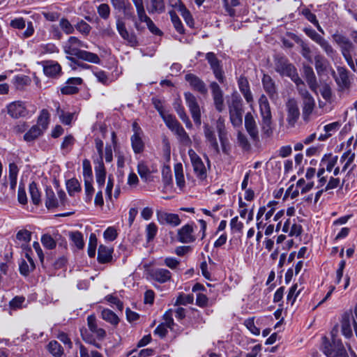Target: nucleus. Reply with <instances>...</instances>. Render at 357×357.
<instances>
[{"instance_id": "obj_28", "label": "nucleus", "mask_w": 357, "mask_h": 357, "mask_svg": "<svg viewBox=\"0 0 357 357\" xmlns=\"http://www.w3.org/2000/svg\"><path fill=\"white\" fill-rule=\"evenodd\" d=\"M340 128V124L338 122H333L329 123L324 127V134H321L318 139L320 141H324L334 135Z\"/></svg>"}, {"instance_id": "obj_4", "label": "nucleus", "mask_w": 357, "mask_h": 357, "mask_svg": "<svg viewBox=\"0 0 357 357\" xmlns=\"http://www.w3.org/2000/svg\"><path fill=\"white\" fill-rule=\"evenodd\" d=\"M116 30L121 37L125 40L130 46L136 47L139 45L136 34L132 31H128L125 22L120 17L116 20Z\"/></svg>"}, {"instance_id": "obj_29", "label": "nucleus", "mask_w": 357, "mask_h": 357, "mask_svg": "<svg viewBox=\"0 0 357 357\" xmlns=\"http://www.w3.org/2000/svg\"><path fill=\"white\" fill-rule=\"evenodd\" d=\"M45 206L47 209L54 208L59 206V202L51 187H47L45 189Z\"/></svg>"}, {"instance_id": "obj_37", "label": "nucleus", "mask_w": 357, "mask_h": 357, "mask_svg": "<svg viewBox=\"0 0 357 357\" xmlns=\"http://www.w3.org/2000/svg\"><path fill=\"white\" fill-rule=\"evenodd\" d=\"M29 190L33 204L38 206L41 203L40 193L35 181L29 184Z\"/></svg>"}, {"instance_id": "obj_61", "label": "nucleus", "mask_w": 357, "mask_h": 357, "mask_svg": "<svg viewBox=\"0 0 357 357\" xmlns=\"http://www.w3.org/2000/svg\"><path fill=\"white\" fill-rule=\"evenodd\" d=\"M97 246V238L94 234H91L89 237L88 245V255L90 257H94Z\"/></svg>"}, {"instance_id": "obj_18", "label": "nucleus", "mask_w": 357, "mask_h": 357, "mask_svg": "<svg viewBox=\"0 0 357 357\" xmlns=\"http://www.w3.org/2000/svg\"><path fill=\"white\" fill-rule=\"evenodd\" d=\"M204 133L206 142L209 143L210 147L213 150V152L215 154H218L220 153V149L213 128L210 126L208 124H205L204 126Z\"/></svg>"}, {"instance_id": "obj_33", "label": "nucleus", "mask_w": 357, "mask_h": 357, "mask_svg": "<svg viewBox=\"0 0 357 357\" xmlns=\"http://www.w3.org/2000/svg\"><path fill=\"white\" fill-rule=\"evenodd\" d=\"M132 148L135 153H140L144 149V143L141 137V135H132L130 138Z\"/></svg>"}, {"instance_id": "obj_58", "label": "nucleus", "mask_w": 357, "mask_h": 357, "mask_svg": "<svg viewBox=\"0 0 357 357\" xmlns=\"http://www.w3.org/2000/svg\"><path fill=\"white\" fill-rule=\"evenodd\" d=\"M41 242L44 247L49 250L54 249L56 247V240L48 234H43L41 237Z\"/></svg>"}, {"instance_id": "obj_62", "label": "nucleus", "mask_w": 357, "mask_h": 357, "mask_svg": "<svg viewBox=\"0 0 357 357\" xmlns=\"http://www.w3.org/2000/svg\"><path fill=\"white\" fill-rule=\"evenodd\" d=\"M339 75L336 77V81L342 87H346L349 83V77L345 70L340 68L338 70Z\"/></svg>"}, {"instance_id": "obj_35", "label": "nucleus", "mask_w": 357, "mask_h": 357, "mask_svg": "<svg viewBox=\"0 0 357 357\" xmlns=\"http://www.w3.org/2000/svg\"><path fill=\"white\" fill-rule=\"evenodd\" d=\"M262 82L266 91L269 94L271 98H275L276 96L275 86L271 77L264 75Z\"/></svg>"}, {"instance_id": "obj_64", "label": "nucleus", "mask_w": 357, "mask_h": 357, "mask_svg": "<svg viewBox=\"0 0 357 357\" xmlns=\"http://www.w3.org/2000/svg\"><path fill=\"white\" fill-rule=\"evenodd\" d=\"M80 357H102V354L97 351H91L89 353L88 349L82 344L79 346Z\"/></svg>"}, {"instance_id": "obj_20", "label": "nucleus", "mask_w": 357, "mask_h": 357, "mask_svg": "<svg viewBox=\"0 0 357 357\" xmlns=\"http://www.w3.org/2000/svg\"><path fill=\"white\" fill-rule=\"evenodd\" d=\"M82 79L80 77H71L69 78L66 82V86L61 89L62 94L65 95H73L77 93L79 89L77 86L82 83Z\"/></svg>"}, {"instance_id": "obj_17", "label": "nucleus", "mask_w": 357, "mask_h": 357, "mask_svg": "<svg viewBox=\"0 0 357 357\" xmlns=\"http://www.w3.org/2000/svg\"><path fill=\"white\" fill-rule=\"evenodd\" d=\"M8 114L15 119L25 116L27 114V110L24 103L21 101H15L7 106Z\"/></svg>"}, {"instance_id": "obj_6", "label": "nucleus", "mask_w": 357, "mask_h": 357, "mask_svg": "<svg viewBox=\"0 0 357 357\" xmlns=\"http://www.w3.org/2000/svg\"><path fill=\"white\" fill-rule=\"evenodd\" d=\"M185 99L195 123L199 126L201 124V112L197 98L192 93L187 92L185 93Z\"/></svg>"}, {"instance_id": "obj_31", "label": "nucleus", "mask_w": 357, "mask_h": 357, "mask_svg": "<svg viewBox=\"0 0 357 357\" xmlns=\"http://www.w3.org/2000/svg\"><path fill=\"white\" fill-rule=\"evenodd\" d=\"M96 182L100 188H102L105 182L106 170L103 162H98V165L95 167Z\"/></svg>"}, {"instance_id": "obj_43", "label": "nucleus", "mask_w": 357, "mask_h": 357, "mask_svg": "<svg viewBox=\"0 0 357 357\" xmlns=\"http://www.w3.org/2000/svg\"><path fill=\"white\" fill-rule=\"evenodd\" d=\"M50 123V114L47 109H43L38 117L37 124L38 127H41V130L44 132L47 128Z\"/></svg>"}, {"instance_id": "obj_52", "label": "nucleus", "mask_w": 357, "mask_h": 357, "mask_svg": "<svg viewBox=\"0 0 357 357\" xmlns=\"http://www.w3.org/2000/svg\"><path fill=\"white\" fill-rule=\"evenodd\" d=\"M304 73L307 79V82H308V84L310 85V87L314 91L317 90V86H316V82H315V77L314 72L310 67H304Z\"/></svg>"}, {"instance_id": "obj_51", "label": "nucleus", "mask_w": 357, "mask_h": 357, "mask_svg": "<svg viewBox=\"0 0 357 357\" xmlns=\"http://www.w3.org/2000/svg\"><path fill=\"white\" fill-rule=\"evenodd\" d=\"M289 36L291 37V38H292L293 40H294L296 43H300L301 44V54L302 55L306 58L307 59H308L309 61H311V56H310V54H311V50L310 49L307 47V45L306 44H305L298 36H296V35L293 34V33H291L289 35Z\"/></svg>"}, {"instance_id": "obj_27", "label": "nucleus", "mask_w": 357, "mask_h": 357, "mask_svg": "<svg viewBox=\"0 0 357 357\" xmlns=\"http://www.w3.org/2000/svg\"><path fill=\"white\" fill-rule=\"evenodd\" d=\"M87 322L90 331L95 333L98 338L103 339L105 337V331L103 328L98 327L96 317L94 315H89L87 317Z\"/></svg>"}, {"instance_id": "obj_50", "label": "nucleus", "mask_w": 357, "mask_h": 357, "mask_svg": "<svg viewBox=\"0 0 357 357\" xmlns=\"http://www.w3.org/2000/svg\"><path fill=\"white\" fill-rule=\"evenodd\" d=\"M119 11H121L123 13L125 19L131 20L132 21L136 18L134 8L129 1L126 2V4L122 6Z\"/></svg>"}, {"instance_id": "obj_59", "label": "nucleus", "mask_w": 357, "mask_h": 357, "mask_svg": "<svg viewBox=\"0 0 357 357\" xmlns=\"http://www.w3.org/2000/svg\"><path fill=\"white\" fill-rule=\"evenodd\" d=\"M151 9L150 13H161L165 11L164 0H151Z\"/></svg>"}, {"instance_id": "obj_42", "label": "nucleus", "mask_w": 357, "mask_h": 357, "mask_svg": "<svg viewBox=\"0 0 357 357\" xmlns=\"http://www.w3.org/2000/svg\"><path fill=\"white\" fill-rule=\"evenodd\" d=\"M78 59L96 64L100 63V59L96 54L85 50H80Z\"/></svg>"}, {"instance_id": "obj_22", "label": "nucleus", "mask_w": 357, "mask_h": 357, "mask_svg": "<svg viewBox=\"0 0 357 357\" xmlns=\"http://www.w3.org/2000/svg\"><path fill=\"white\" fill-rule=\"evenodd\" d=\"M113 248L100 245L98 250V261L100 264L109 263L112 260Z\"/></svg>"}, {"instance_id": "obj_63", "label": "nucleus", "mask_w": 357, "mask_h": 357, "mask_svg": "<svg viewBox=\"0 0 357 357\" xmlns=\"http://www.w3.org/2000/svg\"><path fill=\"white\" fill-rule=\"evenodd\" d=\"M59 26L63 32L66 34H71L74 32L75 28L66 18L61 19Z\"/></svg>"}, {"instance_id": "obj_39", "label": "nucleus", "mask_w": 357, "mask_h": 357, "mask_svg": "<svg viewBox=\"0 0 357 357\" xmlns=\"http://www.w3.org/2000/svg\"><path fill=\"white\" fill-rule=\"evenodd\" d=\"M162 119L164 120L166 126L172 131L174 132L176 129H178L181 125L180 123L176 119L175 116L169 114H164L163 116H161Z\"/></svg>"}, {"instance_id": "obj_10", "label": "nucleus", "mask_w": 357, "mask_h": 357, "mask_svg": "<svg viewBox=\"0 0 357 357\" xmlns=\"http://www.w3.org/2000/svg\"><path fill=\"white\" fill-rule=\"evenodd\" d=\"M304 31L312 40L318 43L328 55L331 56L333 54V49L331 45L314 30L305 28Z\"/></svg>"}, {"instance_id": "obj_7", "label": "nucleus", "mask_w": 357, "mask_h": 357, "mask_svg": "<svg viewBox=\"0 0 357 357\" xmlns=\"http://www.w3.org/2000/svg\"><path fill=\"white\" fill-rule=\"evenodd\" d=\"M206 59L210 64L215 77L220 83L223 84L225 81V73L220 65V61L218 59L216 55L213 52H208L206 55Z\"/></svg>"}, {"instance_id": "obj_21", "label": "nucleus", "mask_w": 357, "mask_h": 357, "mask_svg": "<svg viewBox=\"0 0 357 357\" xmlns=\"http://www.w3.org/2000/svg\"><path fill=\"white\" fill-rule=\"evenodd\" d=\"M216 129L218 133L219 139L222 146L223 152H226V144L228 142L227 132L226 130L225 119L220 116L216 121Z\"/></svg>"}, {"instance_id": "obj_34", "label": "nucleus", "mask_w": 357, "mask_h": 357, "mask_svg": "<svg viewBox=\"0 0 357 357\" xmlns=\"http://www.w3.org/2000/svg\"><path fill=\"white\" fill-rule=\"evenodd\" d=\"M282 231L285 233H288L291 236H298L301 234L302 227L300 225L291 224L289 221H287L283 226Z\"/></svg>"}, {"instance_id": "obj_25", "label": "nucleus", "mask_w": 357, "mask_h": 357, "mask_svg": "<svg viewBox=\"0 0 357 357\" xmlns=\"http://www.w3.org/2000/svg\"><path fill=\"white\" fill-rule=\"evenodd\" d=\"M247 132L249 133L253 142L257 143L259 140L258 129L257 123L253 116L250 114H247Z\"/></svg>"}, {"instance_id": "obj_24", "label": "nucleus", "mask_w": 357, "mask_h": 357, "mask_svg": "<svg viewBox=\"0 0 357 357\" xmlns=\"http://www.w3.org/2000/svg\"><path fill=\"white\" fill-rule=\"evenodd\" d=\"M355 153L348 151L342 154L340 158V163L342 165V172L347 171L351 166V170L356 166L354 164Z\"/></svg>"}, {"instance_id": "obj_45", "label": "nucleus", "mask_w": 357, "mask_h": 357, "mask_svg": "<svg viewBox=\"0 0 357 357\" xmlns=\"http://www.w3.org/2000/svg\"><path fill=\"white\" fill-rule=\"evenodd\" d=\"M174 173L177 185L181 188H183L185 186V179L181 163H177L174 165Z\"/></svg>"}, {"instance_id": "obj_48", "label": "nucleus", "mask_w": 357, "mask_h": 357, "mask_svg": "<svg viewBox=\"0 0 357 357\" xmlns=\"http://www.w3.org/2000/svg\"><path fill=\"white\" fill-rule=\"evenodd\" d=\"M277 204H278L277 202L272 201L268 204L267 208H265V207L260 208L258 211V213H257V218H259V217L261 216L265 213V211L266 210H267V211L266 213V219L270 218L272 216V215L273 214V213L275 210V206Z\"/></svg>"}, {"instance_id": "obj_11", "label": "nucleus", "mask_w": 357, "mask_h": 357, "mask_svg": "<svg viewBox=\"0 0 357 357\" xmlns=\"http://www.w3.org/2000/svg\"><path fill=\"white\" fill-rule=\"evenodd\" d=\"M333 344L330 347H325V353L329 357H349L341 340H333Z\"/></svg>"}, {"instance_id": "obj_23", "label": "nucleus", "mask_w": 357, "mask_h": 357, "mask_svg": "<svg viewBox=\"0 0 357 357\" xmlns=\"http://www.w3.org/2000/svg\"><path fill=\"white\" fill-rule=\"evenodd\" d=\"M151 277L153 280L160 283H165L170 280L172 278V273L167 269L156 268L152 271L151 273Z\"/></svg>"}, {"instance_id": "obj_8", "label": "nucleus", "mask_w": 357, "mask_h": 357, "mask_svg": "<svg viewBox=\"0 0 357 357\" xmlns=\"http://www.w3.org/2000/svg\"><path fill=\"white\" fill-rule=\"evenodd\" d=\"M193 169L197 176L203 180L206 177V169L201 158L192 149L188 151Z\"/></svg>"}, {"instance_id": "obj_9", "label": "nucleus", "mask_w": 357, "mask_h": 357, "mask_svg": "<svg viewBox=\"0 0 357 357\" xmlns=\"http://www.w3.org/2000/svg\"><path fill=\"white\" fill-rule=\"evenodd\" d=\"M354 320H356L352 316L351 311L343 313L340 320V326L342 334L346 338H351L353 336L352 326H354Z\"/></svg>"}, {"instance_id": "obj_46", "label": "nucleus", "mask_w": 357, "mask_h": 357, "mask_svg": "<svg viewBox=\"0 0 357 357\" xmlns=\"http://www.w3.org/2000/svg\"><path fill=\"white\" fill-rule=\"evenodd\" d=\"M102 318L113 325H117L119 322L118 316L111 310L105 309L101 313Z\"/></svg>"}, {"instance_id": "obj_19", "label": "nucleus", "mask_w": 357, "mask_h": 357, "mask_svg": "<svg viewBox=\"0 0 357 357\" xmlns=\"http://www.w3.org/2000/svg\"><path fill=\"white\" fill-rule=\"evenodd\" d=\"M157 218L161 224H167L176 227L181 223L179 216L174 213L158 211Z\"/></svg>"}, {"instance_id": "obj_47", "label": "nucleus", "mask_w": 357, "mask_h": 357, "mask_svg": "<svg viewBox=\"0 0 357 357\" xmlns=\"http://www.w3.org/2000/svg\"><path fill=\"white\" fill-rule=\"evenodd\" d=\"M169 13L171 17L172 22L176 31L181 34L184 33V27L176 12L174 10H170Z\"/></svg>"}, {"instance_id": "obj_3", "label": "nucleus", "mask_w": 357, "mask_h": 357, "mask_svg": "<svg viewBox=\"0 0 357 357\" xmlns=\"http://www.w3.org/2000/svg\"><path fill=\"white\" fill-rule=\"evenodd\" d=\"M276 70L282 75H286L289 77L299 86L303 85L302 80L298 77L294 66L288 62L287 59H281L279 60Z\"/></svg>"}, {"instance_id": "obj_32", "label": "nucleus", "mask_w": 357, "mask_h": 357, "mask_svg": "<svg viewBox=\"0 0 357 357\" xmlns=\"http://www.w3.org/2000/svg\"><path fill=\"white\" fill-rule=\"evenodd\" d=\"M61 70V67L58 63L47 61L44 66V73L46 75L54 77L58 75Z\"/></svg>"}, {"instance_id": "obj_5", "label": "nucleus", "mask_w": 357, "mask_h": 357, "mask_svg": "<svg viewBox=\"0 0 357 357\" xmlns=\"http://www.w3.org/2000/svg\"><path fill=\"white\" fill-rule=\"evenodd\" d=\"M334 41L341 47L342 54L347 63H352L351 52L354 49L352 43L346 37L341 34H334L333 36Z\"/></svg>"}, {"instance_id": "obj_30", "label": "nucleus", "mask_w": 357, "mask_h": 357, "mask_svg": "<svg viewBox=\"0 0 357 357\" xmlns=\"http://www.w3.org/2000/svg\"><path fill=\"white\" fill-rule=\"evenodd\" d=\"M174 107L176 112H177L178 116L180 117V119L185 123L186 127L191 128L192 123H191L188 116H187V114L185 112V109L181 105V102L180 100H176L174 102Z\"/></svg>"}, {"instance_id": "obj_2", "label": "nucleus", "mask_w": 357, "mask_h": 357, "mask_svg": "<svg viewBox=\"0 0 357 357\" xmlns=\"http://www.w3.org/2000/svg\"><path fill=\"white\" fill-rule=\"evenodd\" d=\"M261 116V132L264 137H270L273 133V124L271 107L267 98L262 96L259 101Z\"/></svg>"}, {"instance_id": "obj_41", "label": "nucleus", "mask_w": 357, "mask_h": 357, "mask_svg": "<svg viewBox=\"0 0 357 357\" xmlns=\"http://www.w3.org/2000/svg\"><path fill=\"white\" fill-rule=\"evenodd\" d=\"M229 111H243L242 100L238 94L233 93L229 102Z\"/></svg>"}, {"instance_id": "obj_26", "label": "nucleus", "mask_w": 357, "mask_h": 357, "mask_svg": "<svg viewBox=\"0 0 357 357\" xmlns=\"http://www.w3.org/2000/svg\"><path fill=\"white\" fill-rule=\"evenodd\" d=\"M138 19L140 22L146 24L149 30L154 35L161 36L162 32L155 26L152 20L146 14L145 10L137 14Z\"/></svg>"}, {"instance_id": "obj_54", "label": "nucleus", "mask_w": 357, "mask_h": 357, "mask_svg": "<svg viewBox=\"0 0 357 357\" xmlns=\"http://www.w3.org/2000/svg\"><path fill=\"white\" fill-rule=\"evenodd\" d=\"M84 181L93 180L91 162L88 159L82 162Z\"/></svg>"}, {"instance_id": "obj_44", "label": "nucleus", "mask_w": 357, "mask_h": 357, "mask_svg": "<svg viewBox=\"0 0 357 357\" xmlns=\"http://www.w3.org/2000/svg\"><path fill=\"white\" fill-rule=\"evenodd\" d=\"M69 237L77 249L82 250L84 248V242L83 235L80 231H71L69 234Z\"/></svg>"}, {"instance_id": "obj_53", "label": "nucleus", "mask_w": 357, "mask_h": 357, "mask_svg": "<svg viewBox=\"0 0 357 357\" xmlns=\"http://www.w3.org/2000/svg\"><path fill=\"white\" fill-rule=\"evenodd\" d=\"M243 111H229L230 120L234 127H240L243 123Z\"/></svg>"}, {"instance_id": "obj_16", "label": "nucleus", "mask_w": 357, "mask_h": 357, "mask_svg": "<svg viewBox=\"0 0 357 357\" xmlns=\"http://www.w3.org/2000/svg\"><path fill=\"white\" fill-rule=\"evenodd\" d=\"M287 121L288 124L291 126H294L300 116V111L296 100L293 99L289 100L287 102Z\"/></svg>"}, {"instance_id": "obj_14", "label": "nucleus", "mask_w": 357, "mask_h": 357, "mask_svg": "<svg viewBox=\"0 0 357 357\" xmlns=\"http://www.w3.org/2000/svg\"><path fill=\"white\" fill-rule=\"evenodd\" d=\"M210 89L211 90L214 105L216 109L222 112L224 109V100L223 93L220 86L215 82H212L210 84Z\"/></svg>"}, {"instance_id": "obj_57", "label": "nucleus", "mask_w": 357, "mask_h": 357, "mask_svg": "<svg viewBox=\"0 0 357 357\" xmlns=\"http://www.w3.org/2000/svg\"><path fill=\"white\" fill-rule=\"evenodd\" d=\"M35 268L36 266H30L24 259H22L19 264L20 273L24 277H27Z\"/></svg>"}, {"instance_id": "obj_15", "label": "nucleus", "mask_w": 357, "mask_h": 357, "mask_svg": "<svg viewBox=\"0 0 357 357\" xmlns=\"http://www.w3.org/2000/svg\"><path fill=\"white\" fill-rule=\"evenodd\" d=\"M301 90V94L303 98V115L305 119H307L310 114H312L315 102L314 98L306 91H303Z\"/></svg>"}, {"instance_id": "obj_49", "label": "nucleus", "mask_w": 357, "mask_h": 357, "mask_svg": "<svg viewBox=\"0 0 357 357\" xmlns=\"http://www.w3.org/2000/svg\"><path fill=\"white\" fill-rule=\"evenodd\" d=\"M66 188L70 196H73L74 192H80L82 190L81 185L76 178L69 179L66 183Z\"/></svg>"}, {"instance_id": "obj_1", "label": "nucleus", "mask_w": 357, "mask_h": 357, "mask_svg": "<svg viewBox=\"0 0 357 357\" xmlns=\"http://www.w3.org/2000/svg\"><path fill=\"white\" fill-rule=\"evenodd\" d=\"M333 168L334 176H336L340 173H342V165L340 163L337 156L331 153L324 155L320 162V169L317 172L320 187H322L327 181L328 176V174L325 175L326 171L330 173Z\"/></svg>"}, {"instance_id": "obj_13", "label": "nucleus", "mask_w": 357, "mask_h": 357, "mask_svg": "<svg viewBox=\"0 0 357 357\" xmlns=\"http://www.w3.org/2000/svg\"><path fill=\"white\" fill-rule=\"evenodd\" d=\"M192 225L187 224L183 226L178 231L177 238L178 241L182 243H190L195 241L196 238L193 234Z\"/></svg>"}, {"instance_id": "obj_56", "label": "nucleus", "mask_w": 357, "mask_h": 357, "mask_svg": "<svg viewBox=\"0 0 357 357\" xmlns=\"http://www.w3.org/2000/svg\"><path fill=\"white\" fill-rule=\"evenodd\" d=\"M194 301V296L192 294H180L177 297L175 305H186L188 304H191L193 303Z\"/></svg>"}, {"instance_id": "obj_38", "label": "nucleus", "mask_w": 357, "mask_h": 357, "mask_svg": "<svg viewBox=\"0 0 357 357\" xmlns=\"http://www.w3.org/2000/svg\"><path fill=\"white\" fill-rule=\"evenodd\" d=\"M47 350L54 357H61L63 354V347L56 340H52L48 343Z\"/></svg>"}, {"instance_id": "obj_36", "label": "nucleus", "mask_w": 357, "mask_h": 357, "mask_svg": "<svg viewBox=\"0 0 357 357\" xmlns=\"http://www.w3.org/2000/svg\"><path fill=\"white\" fill-rule=\"evenodd\" d=\"M43 133V130L38 127V126H33L28 132H26L24 135V139L26 142H32L37 139L39 136L42 135Z\"/></svg>"}, {"instance_id": "obj_55", "label": "nucleus", "mask_w": 357, "mask_h": 357, "mask_svg": "<svg viewBox=\"0 0 357 357\" xmlns=\"http://www.w3.org/2000/svg\"><path fill=\"white\" fill-rule=\"evenodd\" d=\"M97 12L100 18L107 20L110 16V7L107 3H101L98 6Z\"/></svg>"}, {"instance_id": "obj_12", "label": "nucleus", "mask_w": 357, "mask_h": 357, "mask_svg": "<svg viewBox=\"0 0 357 357\" xmlns=\"http://www.w3.org/2000/svg\"><path fill=\"white\" fill-rule=\"evenodd\" d=\"M185 79L190 84V86L202 95L208 92L205 83L197 75L191 73L186 74Z\"/></svg>"}, {"instance_id": "obj_60", "label": "nucleus", "mask_w": 357, "mask_h": 357, "mask_svg": "<svg viewBox=\"0 0 357 357\" xmlns=\"http://www.w3.org/2000/svg\"><path fill=\"white\" fill-rule=\"evenodd\" d=\"M158 227L154 222L149 224L146 227V240L148 242L151 241L156 236Z\"/></svg>"}, {"instance_id": "obj_40", "label": "nucleus", "mask_w": 357, "mask_h": 357, "mask_svg": "<svg viewBox=\"0 0 357 357\" xmlns=\"http://www.w3.org/2000/svg\"><path fill=\"white\" fill-rule=\"evenodd\" d=\"M174 132L177 135L180 143L183 146H190L191 145L192 141L182 126L176 129Z\"/></svg>"}]
</instances>
